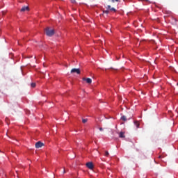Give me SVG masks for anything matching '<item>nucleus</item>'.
I'll return each mask as SVG.
<instances>
[{"label":"nucleus","instance_id":"nucleus-3","mask_svg":"<svg viewBox=\"0 0 178 178\" xmlns=\"http://www.w3.org/2000/svg\"><path fill=\"white\" fill-rule=\"evenodd\" d=\"M35 148H41L44 147V143H42L41 141H38L35 143Z\"/></svg>","mask_w":178,"mask_h":178},{"label":"nucleus","instance_id":"nucleus-19","mask_svg":"<svg viewBox=\"0 0 178 178\" xmlns=\"http://www.w3.org/2000/svg\"><path fill=\"white\" fill-rule=\"evenodd\" d=\"M99 130L100 131H104V129H102V127H100V128L99 129Z\"/></svg>","mask_w":178,"mask_h":178},{"label":"nucleus","instance_id":"nucleus-20","mask_svg":"<svg viewBox=\"0 0 178 178\" xmlns=\"http://www.w3.org/2000/svg\"><path fill=\"white\" fill-rule=\"evenodd\" d=\"M63 173H66V171L65 170H63Z\"/></svg>","mask_w":178,"mask_h":178},{"label":"nucleus","instance_id":"nucleus-1","mask_svg":"<svg viewBox=\"0 0 178 178\" xmlns=\"http://www.w3.org/2000/svg\"><path fill=\"white\" fill-rule=\"evenodd\" d=\"M45 33L48 37H52L55 34V31L47 27L45 29Z\"/></svg>","mask_w":178,"mask_h":178},{"label":"nucleus","instance_id":"nucleus-5","mask_svg":"<svg viewBox=\"0 0 178 178\" xmlns=\"http://www.w3.org/2000/svg\"><path fill=\"white\" fill-rule=\"evenodd\" d=\"M71 73H76V74H80V69L74 68L71 70Z\"/></svg>","mask_w":178,"mask_h":178},{"label":"nucleus","instance_id":"nucleus-13","mask_svg":"<svg viewBox=\"0 0 178 178\" xmlns=\"http://www.w3.org/2000/svg\"><path fill=\"white\" fill-rule=\"evenodd\" d=\"M105 156H109V152L108 151L105 152Z\"/></svg>","mask_w":178,"mask_h":178},{"label":"nucleus","instance_id":"nucleus-18","mask_svg":"<svg viewBox=\"0 0 178 178\" xmlns=\"http://www.w3.org/2000/svg\"><path fill=\"white\" fill-rule=\"evenodd\" d=\"M112 2H119V0H111Z\"/></svg>","mask_w":178,"mask_h":178},{"label":"nucleus","instance_id":"nucleus-16","mask_svg":"<svg viewBox=\"0 0 178 178\" xmlns=\"http://www.w3.org/2000/svg\"><path fill=\"white\" fill-rule=\"evenodd\" d=\"M72 3H76V0H71Z\"/></svg>","mask_w":178,"mask_h":178},{"label":"nucleus","instance_id":"nucleus-17","mask_svg":"<svg viewBox=\"0 0 178 178\" xmlns=\"http://www.w3.org/2000/svg\"><path fill=\"white\" fill-rule=\"evenodd\" d=\"M1 13H2L3 15H4L6 14V11H2Z\"/></svg>","mask_w":178,"mask_h":178},{"label":"nucleus","instance_id":"nucleus-9","mask_svg":"<svg viewBox=\"0 0 178 178\" xmlns=\"http://www.w3.org/2000/svg\"><path fill=\"white\" fill-rule=\"evenodd\" d=\"M121 120H123L124 122H126L127 120V118H126V116L123 115L121 117Z\"/></svg>","mask_w":178,"mask_h":178},{"label":"nucleus","instance_id":"nucleus-6","mask_svg":"<svg viewBox=\"0 0 178 178\" xmlns=\"http://www.w3.org/2000/svg\"><path fill=\"white\" fill-rule=\"evenodd\" d=\"M26 10H30L29 6H24L21 8L20 12H26Z\"/></svg>","mask_w":178,"mask_h":178},{"label":"nucleus","instance_id":"nucleus-12","mask_svg":"<svg viewBox=\"0 0 178 178\" xmlns=\"http://www.w3.org/2000/svg\"><path fill=\"white\" fill-rule=\"evenodd\" d=\"M31 86L32 87V88H34V87H35V83H32L31 84Z\"/></svg>","mask_w":178,"mask_h":178},{"label":"nucleus","instance_id":"nucleus-4","mask_svg":"<svg viewBox=\"0 0 178 178\" xmlns=\"http://www.w3.org/2000/svg\"><path fill=\"white\" fill-rule=\"evenodd\" d=\"M82 80L83 81H86L88 84H91V83H92V80L91 79V78H83Z\"/></svg>","mask_w":178,"mask_h":178},{"label":"nucleus","instance_id":"nucleus-11","mask_svg":"<svg viewBox=\"0 0 178 178\" xmlns=\"http://www.w3.org/2000/svg\"><path fill=\"white\" fill-rule=\"evenodd\" d=\"M88 121V119H83L82 123H87Z\"/></svg>","mask_w":178,"mask_h":178},{"label":"nucleus","instance_id":"nucleus-21","mask_svg":"<svg viewBox=\"0 0 178 178\" xmlns=\"http://www.w3.org/2000/svg\"><path fill=\"white\" fill-rule=\"evenodd\" d=\"M159 158H161V156H159Z\"/></svg>","mask_w":178,"mask_h":178},{"label":"nucleus","instance_id":"nucleus-7","mask_svg":"<svg viewBox=\"0 0 178 178\" xmlns=\"http://www.w3.org/2000/svg\"><path fill=\"white\" fill-rule=\"evenodd\" d=\"M119 137L120 138H124V137H126V136H124V132H122V131L120 132Z\"/></svg>","mask_w":178,"mask_h":178},{"label":"nucleus","instance_id":"nucleus-8","mask_svg":"<svg viewBox=\"0 0 178 178\" xmlns=\"http://www.w3.org/2000/svg\"><path fill=\"white\" fill-rule=\"evenodd\" d=\"M134 124L138 129L140 127V123L138 122V121H134Z\"/></svg>","mask_w":178,"mask_h":178},{"label":"nucleus","instance_id":"nucleus-15","mask_svg":"<svg viewBox=\"0 0 178 178\" xmlns=\"http://www.w3.org/2000/svg\"><path fill=\"white\" fill-rule=\"evenodd\" d=\"M106 9H109L111 10V9H112V8H111V6H107Z\"/></svg>","mask_w":178,"mask_h":178},{"label":"nucleus","instance_id":"nucleus-2","mask_svg":"<svg viewBox=\"0 0 178 178\" xmlns=\"http://www.w3.org/2000/svg\"><path fill=\"white\" fill-rule=\"evenodd\" d=\"M86 167L90 170H92L94 169V164L92 162H88L86 163Z\"/></svg>","mask_w":178,"mask_h":178},{"label":"nucleus","instance_id":"nucleus-10","mask_svg":"<svg viewBox=\"0 0 178 178\" xmlns=\"http://www.w3.org/2000/svg\"><path fill=\"white\" fill-rule=\"evenodd\" d=\"M103 13H106V15H108V13H109V10H103Z\"/></svg>","mask_w":178,"mask_h":178},{"label":"nucleus","instance_id":"nucleus-14","mask_svg":"<svg viewBox=\"0 0 178 178\" xmlns=\"http://www.w3.org/2000/svg\"><path fill=\"white\" fill-rule=\"evenodd\" d=\"M110 10L112 12H116V9H115V8H111Z\"/></svg>","mask_w":178,"mask_h":178}]
</instances>
